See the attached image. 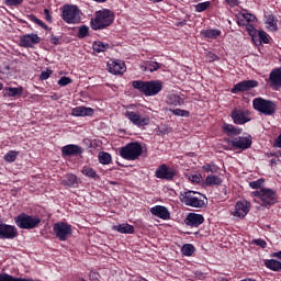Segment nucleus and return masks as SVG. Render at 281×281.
Segmentation results:
<instances>
[{"mask_svg":"<svg viewBox=\"0 0 281 281\" xmlns=\"http://www.w3.org/2000/svg\"><path fill=\"white\" fill-rule=\"evenodd\" d=\"M115 15L110 9H103L95 12L94 18L90 21L93 31H101L114 23Z\"/></svg>","mask_w":281,"mask_h":281,"instance_id":"nucleus-1","label":"nucleus"},{"mask_svg":"<svg viewBox=\"0 0 281 281\" xmlns=\"http://www.w3.org/2000/svg\"><path fill=\"white\" fill-rule=\"evenodd\" d=\"M132 87L143 93L145 97H155L164 88V82L161 80H133Z\"/></svg>","mask_w":281,"mask_h":281,"instance_id":"nucleus-2","label":"nucleus"},{"mask_svg":"<svg viewBox=\"0 0 281 281\" xmlns=\"http://www.w3.org/2000/svg\"><path fill=\"white\" fill-rule=\"evenodd\" d=\"M179 199L181 203L193 209H204L206 206L205 200H207L206 195L190 190L180 192Z\"/></svg>","mask_w":281,"mask_h":281,"instance_id":"nucleus-3","label":"nucleus"},{"mask_svg":"<svg viewBox=\"0 0 281 281\" xmlns=\"http://www.w3.org/2000/svg\"><path fill=\"white\" fill-rule=\"evenodd\" d=\"M61 19L67 24H79L81 22V10L74 4H65L61 10Z\"/></svg>","mask_w":281,"mask_h":281,"instance_id":"nucleus-4","label":"nucleus"},{"mask_svg":"<svg viewBox=\"0 0 281 281\" xmlns=\"http://www.w3.org/2000/svg\"><path fill=\"white\" fill-rule=\"evenodd\" d=\"M120 156L128 161H134L143 155V147L140 143H127L120 148Z\"/></svg>","mask_w":281,"mask_h":281,"instance_id":"nucleus-5","label":"nucleus"},{"mask_svg":"<svg viewBox=\"0 0 281 281\" xmlns=\"http://www.w3.org/2000/svg\"><path fill=\"white\" fill-rule=\"evenodd\" d=\"M251 196L257 198L255 202H261L262 206H271L278 203V194L271 189L262 188L260 191L251 192Z\"/></svg>","mask_w":281,"mask_h":281,"instance_id":"nucleus-6","label":"nucleus"},{"mask_svg":"<svg viewBox=\"0 0 281 281\" xmlns=\"http://www.w3.org/2000/svg\"><path fill=\"white\" fill-rule=\"evenodd\" d=\"M14 223L20 229H34L40 226L42 220L38 216L22 213L14 217Z\"/></svg>","mask_w":281,"mask_h":281,"instance_id":"nucleus-7","label":"nucleus"},{"mask_svg":"<svg viewBox=\"0 0 281 281\" xmlns=\"http://www.w3.org/2000/svg\"><path fill=\"white\" fill-rule=\"evenodd\" d=\"M252 106L254 109L267 116H271L273 114H276V102L271 101V100H267L265 98H255L252 100Z\"/></svg>","mask_w":281,"mask_h":281,"instance_id":"nucleus-8","label":"nucleus"},{"mask_svg":"<svg viewBox=\"0 0 281 281\" xmlns=\"http://www.w3.org/2000/svg\"><path fill=\"white\" fill-rule=\"evenodd\" d=\"M53 233L60 241H66L72 236V226L68 223L58 222L53 225Z\"/></svg>","mask_w":281,"mask_h":281,"instance_id":"nucleus-9","label":"nucleus"},{"mask_svg":"<svg viewBox=\"0 0 281 281\" xmlns=\"http://www.w3.org/2000/svg\"><path fill=\"white\" fill-rule=\"evenodd\" d=\"M125 117L137 127L148 126L150 123V119L148 116H142V114L137 111H126Z\"/></svg>","mask_w":281,"mask_h":281,"instance_id":"nucleus-10","label":"nucleus"},{"mask_svg":"<svg viewBox=\"0 0 281 281\" xmlns=\"http://www.w3.org/2000/svg\"><path fill=\"white\" fill-rule=\"evenodd\" d=\"M259 86L258 80L250 79V80H243L237 82L233 89L232 93H239V92H247L250 91Z\"/></svg>","mask_w":281,"mask_h":281,"instance_id":"nucleus-11","label":"nucleus"},{"mask_svg":"<svg viewBox=\"0 0 281 281\" xmlns=\"http://www.w3.org/2000/svg\"><path fill=\"white\" fill-rule=\"evenodd\" d=\"M155 177L157 179L171 181L176 177V171L171 167H168V165H160L155 171Z\"/></svg>","mask_w":281,"mask_h":281,"instance_id":"nucleus-12","label":"nucleus"},{"mask_svg":"<svg viewBox=\"0 0 281 281\" xmlns=\"http://www.w3.org/2000/svg\"><path fill=\"white\" fill-rule=\"evenodd\" d=\"M106 68L112 75H123L126 71V65L123 60L110 59L106 63Z\"/></svg>","mask_w":281,"mask_h":281,"instance_id":"nucleus-13","label":"nucleus"},{"mask_svg":"<svg viewBox=\"0 0 281 281\" xmlns=\"http://www.w3.org/2000/svg\"><path fill=\"white\" fill-rule=\"evenodd\" d=\"M251 204L247 200L238 201L235 205L234 216L238 218H245L250 212Z\"/></svg>","mask_w":281,"mask_h":281,"instance_id":"nucleus-14","label":"nucleus"},{"mask_svg":"<svg viewBox=\"0 0 281 281\" xmlns=\"http://www.w3.org/2000/svg\"><path fill=\"white\" fill-rule=\"evenodd\" d=\"M18 235L16 227L3 223L0 224V239H14Z\"/></svg>","mask_w":281,"mask_h":281,"instance_id":"nucleus-15","label":"nucleus"},{"mask_svg":"<svg viewBox=\"0 0 281 281\" xmlns=\"http://www.w3.org/2000/svg\"><path fill=\"white\" fill-rule=\"evenodd\" d=\"M248 112L244 110L235 109L232 111V120L237 125H244L250 122Z\"/></svg>","mask_w":281,"mask_h":281,"instance_id":"nucleus-16","label":"nucleus"},{"mask_svg":"<svg viewBox=\"0 0 281 281\" xmlns=\"http://www.w3.org/2000/svg\"><path fill=\"white\" fill-rule=\"evenodd\" d=\"M234 148L246 150L251 147L252 140L248 136H238L228 142Z\"/></svg>","mask_w":281,"mask_h":281,"instance_id":"nucleus-17","label":"nucleus"},{"mask_svg":"<svg viewBox=\"0 0 281 281\" xmlns=\"http://www.w3.org/2000/svg\"><path fill=\"white\" fill-rule=\"evenodd\" d=\"M41 43V37L37 34H25L20 37V45L24 48L33 47L35 44Z\"/></svg>","mask_w":281,"mask_h":281,"instance_id":"nucleus-18","label":"nucleus"},{"mask_svg":"<svg viewBox=\"0 0 281 281\" xmlns=\"http://www.w3.org/2000/svg\"><path fill=\"white\" fill-rule=\"evenodd\" d=\"M204 216L195 213H189L184 220V224L190 227H199L204 224Z\"/></svg>","mask_w":281,"mask_h":281,"instance_id":"nucleus-19","label":"nucleus"},{"mask_svg":"<svg viewBox=\"0 0 281 281\" xmlns=\"http://www.w3.org/2000/svg\"><path fill=\"white\" fill-rule=\"evenodd\" d=\"M94 114V109L90 106H75L71 109V115L75 117H87L92 116Z\"/></svg>","mask_w":281,"mask_h":281,"instance_id":"nucleus-20","label":"nucleus"},{"mask_svg":"<svg viewBox=\"0 0 281 281\" xmlns=\"http://www.w3.org/2000/svg\"><path fill=\"white\" fill-rule=\"evenodd\" d=\"M270 87L274 90L281 88V67L274 68L269 74Z\"/></svg>","mask_w":281,"mask_h":281,"instance_id":"nucleus-21","label":"nucleus"},{"mask_svg":"<svg viewBox=\"0 0 281 281\" xmlns=\"http://www.w3.org/2000/svg\"><path fill=\"white\" fill-rule=\"evenodd\" d=\"M150 214L162 220V221H168L171 218V213L169 212V210L161 205H156V206L151 207Z\"/></svg>","mask_w":281,"mask_h":281,"instance_id":"nucleus-22","label":"nucleus"},{"mask_svg":"<svg viewBox=\"0 0 281 281\" xmlns=\"http://www.w3.org/2000/svg\"><path fill=\"white\" fill-rule=\"evenodd\" d=\"M82 153V147H80L79 145H65L64 147H61L63 157L78 156Z\"/></svg>","mask_w":281,"mask_h":281,"instance_id":"nucleus-23","label":"nucleus"},{"mask_svg":"<svg viewBox=\"0 0 281 281\" xmlns=\"http://www.w3.org/2000/svg\"><path fill=\"white\" fill-rule=\"evenodd\" d=\"M266 27L270 32L278 31V18L273 14H265Z\"/></svg>","mask_w":281,"mask_h":281,"instance_id":"nucleus-24","label":"nucleus"},{"mask_svg":"<svg viewBox=\"0 0 281 281\" xmlns=\"http://www.w3.org/2000/svg\"><path fill=\"white\" fill-rule=\"evenodd\" d=\"M166 103L172 106H181L184 104V99L180 94L170 93L166 99Z\"/></svg>","mask_w":281,"mask_h":281,"instance_id":"nucleus-25","label":"nucleus"},{"mask_svg":"<svg viewBox=\"0 0 281 281\" xmlns=\"http://www.w3.org/2000/svg\"><path fill=\"white\" fill-rule=\"evenodd\" d=\"M222 128L223 132L229 137L237 136L243 133L240 127H235V125H229L228 123H224Z\"/></svg>","mask_w":281,"mask_h":281,"instance_id":"nucleus-26","label":"nucleus"},{"mask_svg":"<svg viewBox=\"0 0 281 281\" xmlns=\"http://www.w3.org/2000/svg\"><path fill=\"white\" fill-rule=\"evenodd\" d=\"M112 229L116 231L117 233L127 234V235H132L135 233V227L130 224L115 225L112 227Z\"/></svg>","mask_w":281,"mask_h":281,"instance_id":"nucleus-27","label":"nucleus"},{"mask_svg":"<svg viewBox=\"0 0 281 281\" xmlns=\"http://www.w3.org/2000/svg\"><path fill=\"white\" fill-rule=\"evenodd\" d=\"M5 94L8 98H18L23 94L24 88L22 86L19 87H8L5 88Z\"/></svg>","mask_w":281,"mask_h":281,"instance_id":"nucleus-28","label":"nucleus"},{"mask_svg":"<svg viewBox=\"0 0 281 281\" xmlns=\"http://www.w3.org/2000/svg\"><path fill=\"white\" fill-rule=\"evenodd\" d=\"M205 186L212 187V186H222L223 180L220 178V176H206L205 178Z\"/></svg>","mask_w":281,"mask_h":281,"instance_id":"nucleus-29","label":"nucleus"},{"mask_svg":"<svg viewBox=\"0 0 281 281\" xmlns=\"http://www.w3.org/2000/svg\"><path fill=\"white\" fill-rule=\"evenodd\" d=\"M164 67V64L155 61V60H149L146 61L145 70H148L149 72H155Z\"/></svg>","mask_w":281,"mask_h":281,"instance_id":"nucleus-30","label":"nucleus"},{"mask_svg":"<svg viewBox=\"0 0 281 281\" xmlns=\"http://www.w3.org/2000/svg\"><path fill=\"white\" fill-rule=\"evenodd\" d=\"M110 48V44H105L101 41H95L93 42L92 44V49L95 52V53H104L106 52L108 49Z\"/></svg>","mask_w":281,"mask_h":281,"instance_id":"nucleus-31","label":"nucleus"},{"mask_svg":"<svg viewBox=\"0 0 281 281\" xmlns=\"http://www.w3.org/2000/svg\"><path fill=\"white\" fill-rule=\"evenodd\" d=\"M265 266L268 269L272 270V271H280L281 270V262L277 261L274 259H270V260L265 261Z\"/></svg>","mask_w":281,"mask_h":281,"instance_id":"nucleus-32","label":"nucleus"},{"mask_svg":"<svg viewBox=\"0 0 281 281\" xmlns=\"http://www.w3.org/2000/svg\"><path fill=\"white\" fill-rule=\"evenodd\" d=\"M99 162L102 165H110L112 161V156L108 151H100L98 155Z\"/></svg>","mask_w":281,"mask_h":281,"instance_id":"nucleus-33","label":"nucleus"},{"mask_svg":"<svg viewBox=\"0 0 281 281\" xmlns=\"http://www.w3.org/2000/svg\"><path fill=\"white\" fill-rule=\"evenodd\" d=\"M222 34L221 30L217 29H210L204 31V36L210 40H216Z\"/></svg>","mask_w":281,"mask_h":281,"instance_id":"nucleus-34","label":"nucleus"},{"mask_svg":"<svg viewBox=\"0 0 281 281\" xmlns=\"http://www.w3.org/2000/svg\"><path fill=\"white\" fill-rule=\"evenodd\" d=\"M27 19H29V21H31V22L35 23L36 25L41 26L43 30H45V31H48V30H49L48 25L45 24V23H44L41 19H38L36 15H34V14H29V15H27Z\"/></svg>","mask_w":281,"mask_h":281,"instance_id":"nucleus-35","label":"nucleus"},{"mask_svg":"<svg viewBox=\"0 0 281 281\" xmlns=\"http://www.w3.org/2000/svg\"><path fill=\"white\" fill-rule=\"evenodd\" d=\"M81 173L90 179L99 178L97 171L93 170L92 167H83V169H81Z\"/></svg>","mask_w":281,"mask_h":281,"instance_id":"nucleus-36","label":"nucleus"},{"mask_svg":"<svg viewBox=\"0 0 281 281\" xmlns=\"http://www.w3.org/2000/svg\"><path fill=\"white\" fill-rule=\"evenodd\" d=\"M210 8H211V1L200 2L194 5V10L196 13H203Z\"/></svg>","mask_w":281,"mask_h":281,"instance_id":"nucleus-37","label":"nucleus"},{"mask_svg":"<svg viewBox=\"0 0 281 281\" xmlns=\"http://www.w3.org/2000/svg\"><path fill=\"white\" fill-rule=\"evenodd\" d=\"M195 247L191 244H186L181 248V252L183 256L190 257L194 254Z\"/></svg>","mask_w":281,"mask_h":281,"instance_id":"nucleus-38","label":"nucleus"},{"mask_svg":"<svg viewBox=\"0 0 281 281\" xmlns=\"http://www.w3.org/2000/svg\"><path fill=\"white\" fill-rule=\"evenodd\" d=\"M66 179V184L68 187H77L79 184V180L74 173H67Z\"/></svg>","mask_w":281,"mask_h":281,"instance_id":"nucleus-39","label":"nucleus"},{"mask_svg":"<svg viewBox=\"0 0 281 281\" xmlns=\"http://www.w3.org/2000/svg\"><path fill=\"white\" fill-rule=\"evenodd\" d=\"M169 111L176 115V116H180V117H189L190 116V111L188 110H183V109H169Z\"/></svg>","mask_w":281,"mask_h":281,"instance_id":"nucleus-40","label":"nucleus"},{"mask_svg":"<svg viewBox=\"0 0 281 281\" xmlns=\"http://www.w3.org/2000/svg\"><path fill=\"white\" fill-rule=\"evenodd\" d=\"M18 155H19L18 151H13V150L8 151L7 154H4L3 160L9 164H12L16 160Z\"/></svg>","mask_w":281,"mask_h":281,"instance_id":"nucleus-41","label":"nucleus"},{"mask_svg":"<svg viewBox=\"0 0 281 281\" xmlns=\"http://www.w3.org/2000/svg\"><path fill=\"white\" fill-rule=\"evenodd\" d=\"M202 169L205 172H211V173H217L220 171V167H217V165H214V162L203 165Z\"/></svg>","mask_w":281,"mask_h":281,"instance_id":"nucleus-42","label":"nucleus"},{"mask_svg":"<svg viewBox=\"0 0 281 281\" xmlns=\"http://www.w3.org/2000/svg\"><path fill=\"white\" fill-rule=\"evenodd\" d=\"M265 180L262 178H259V180H254L252 182H249V187L254 190H261L263 189Z\"/></svg>","mask_w":281,"mask_h":281,"instance_id":"nucleus-43","label":"nucleus"},{"mask_svg":"<svg viewBox=\"0 0 281 281\" xmlns=\"http://www.w3.org/2000/svg\"><path fill=\"white\" fill-rule=\"evenodd\" d=\"M89 26L88 25H81L78 29V38H86L89 35Z\"/></svg>","mask_w":281,"mask_h":281,"instance_id":"nucleus-44","label":"nucleus"},{"mask_svg":"<svg viewBox=\"0 0 281 281\" xmlns=\"http://www.w3.org/2000/svg\"><path fill=\"white\" fill-rule=\"evenodd\" d=\"M72 83V79L67 76H63L58 79L57 85L60 87H66L68 85Z\"/></svg>","mask_w":281,"mask_h":281,"instance_id":"nucleus-45","label":"nucleus"},{"mask_svg":"<svg viewBox=\"0 0 281 281\" xmlns=\"http://www.w3.org/2000/svg\"><path fill=\"white\" fill-rule=\"evenodd\" d=\"M24 2V0H3V3L7 5V7H14V8H18L20 7L22 3Z\"/></svg>","mask_w":281,"mask_h":281,"instance_id":"nucleus-46","label":"nucleus"},{"mask_svg":"<svg viewBox=\"0 0 281 281\" xmlns=\"http://www.w3.org/2000/svg\"><path fill=\"white\" fill-rule=\"evenodd\" d=\"M241 18L246 21L247 24L255 22L257 19L255 14L248 12L241 13Z\"/></svg>","mask_w":281,"mask_h":281,"instance_id":"nucleus-47","label":"nucleus"},{"mask_svg":"<svg viewBox=\"0 0 281 281\" xmlns=\"http://www.w3.org/2000/svg\"><path fill=\"white\" fill-rule=\"evenodd\" d=\"M258 38L260 43L269 44V37L266 31H258Z\"/></svg>","mask_w":281,"mask_h":281,"instance_id":"nucleus-48","label":"nucleus"},{"mask_svg":"<svg viewBox=\"0 0 281 281\" xmlns=\"http://www.w3.org/2000/svg\"><path fill=\"white\" fill-rule=\"evenodd\" d=\"M0 281H33V280H26V279H14L12 276H2L0 274Z\"/></svg>","mask_w":281,"mask_h":281,"instance_id":"nucleus-49","label":"nucleus"},{"mask_svg":"<svg viewBox=\"0 0 281 281\" xmlns=\"http://www.w3.org/2000/svg\"><path fill=\"white\" fill-rule=\"evenodd\" d=\"M189 180L194 183H200L202 182L203 177L201 176V173H192L191 176H189Z\"/></svg>","mask_w":281,"mask_h":281,"instance_id":"nucleus-50","label":"nucleus"},{"mask_svg":"<svg viewBox=\"0 0 281 281\" xmlns=\"http://www.w3.org/2000/svg\"><path fill=\"white\" fill-rule=\"evenodd\" d=\"M53 74V70H50V69H46V70H43V71H41V74H40V80H47V79H49V77H50V75Z\"/></svg>","mask_w":281,"mask_h":281,"instance_id":"nucleus-51","label":"nucleus"},{"mask_svg":"<svg viewBox=\"0 0 281 281\" xmlns=\"http://www.w3.org/2000/svg\"><path fill=\"white\" fill-rule=\"evenodd\" d=\"M246 30L250 36H254L257 33L256 27L250 23L246 24Z\"/></svg>","mask_w":281,"mask_h":281,"instance_id":"nucleus-52","label":"nucleus"},{"mask_svg":"<svg viewBox=\"0 0 281 281\" xmlns=\"http://www.w3.org/2000/svg\"><path fill=\"white\" fill-rule=\"evenodd\" d=\"M44 15H45V20L48 22V23H52L53 22V18L50 15V10L45 8L44 9Z\"/></svg>","mask_w":281,"mask_h":281,"instance_id":"nucleus-53","label":"nucleus"},{"mask_svg":"<svg viewBox=\"0 0 281 281\" xmlns=\"http://www.w3.org/2000/svg\"><path fill=\"white\" fill-rule=\"evenodd\" d=\"M254 244L261 248H267V246H268L267 241L263 239H256V240H254Z\"/></svg>","mask_w":281,"mask_h":281,"instance_id":"nucleus-54","label":"nucleus"},{"mask_svg":"<svg viewBox=\"0 0 281 281\" xmlns=\"http://www.w3.org/2000/svg\"><path fill=\"white\" fill-rule=\"evenodd\" d=\"M49 42L53 44V45H59L60 43V38L54 34L50 35L49 37Z\"/></svg>","mask_w":281,"mask_h":281,"instance_id":"nucleus-55","label":"nucleus"},{"mask_svg":"<svg viewBox=\"0 0 281 281\" xmlns=\"http://www.w3.org/2000/svg\"><path fill=\"white\" fill-rule=\"evenodd\" d=\"M227 5L235 8L239 4V0H226Z\"/></svg>","mask_w":281,"mask_h":281,"instance_id":"nucleus-56","label":"nucleus"},{"mask_svg":"<svg viewBox=\"0 0 281 281\" xmlns=\"http://www.w3.org/2000/svg\"><path fill=\"white\" fill-rule=\"evenodd\" d=\"M89 279H90L91 281H98V280H99V274L95 273V272H90V273H89Z\"/></svg>","mask_w":281,"mask_h":281,"instance_id":"nucleus-57","label":"nucleus"},{"mask_svg":"<svg viewBox=\"0 0 281 281\" xmlns=\"http://www.w3.org/2000/svg\"><path fill=\"white\" fill-rule=\"evenodd\" d=\"M237 24H238V26H247L248 25V23L245 21V18H238L237 19Z\"/></svg>","mask_w":281,"mask_h":281,"instance_id":"nucleus-58","label":"nucleus"},{"mask_svg":"<svg viewBox=\"0 0 281 281\" xmlns=\"http://www.w3.org/2000/svg\"><path fill=\"white\" fill-rule=\"evenodd\" d=\"M207 56L211 59V61H215L218 58V56L216 54H214V53H209Z\"/></svg>","mask_w":281,"mask_h":281,"instance_id":"nucleus-59","label":"nucleus"},{"mask_svg":"<svg viewBox=\"0 0 281 281\" xmlns=\"http://www.w3.org/2000/svg\"><path fill=\"white\" fill-rule=\"evenodd\" d=\"M215 281H229L227 278L218 277L215 279Z\"/></svg>","mask_w":281,"mask_h":281,"instance_id":"nucleus-60","label":"nucleus"},{"mask_svg":"<svg viewBox=\"0 0 281 281\" xmlns=\"http://www.w3.org/2000/svg\"><path fill=\"white\" fill-rule=\"evenodd\" d=\"M97 3H105L108 0H93Z\"/></svg>","mask_w":281,"mask_h":281,"instance_id":"nucleus-61","label":"nucleus"},{"mask_svg":"<svg viewBox=\"0 0 281 281\" xmlns=\"http://www.w3.org/2000/svg\"><path fill=\"white\" fill-rule=\"evenodd\" d=\"M270 164H271V165H276V164H278V160H276V159L272 158V160H270Z\"/></svg>","mask_w":281,"mask_h":281,"instance_id":"nucleus-62","label":"nucleus"},{"mask_svg":"<svg viewBox=\"0 0 281 281\" xmlns=\"http://www.w3.org/2000/svg\"><path fill=\"white\" fill-rule=\"evenodd\" d=\"M164 0H150V2H154V3H159V2H162Z\"/></svg>","mask_w":281,"mask_h":281,"instance_id":"nucleus-63","label":"nucleus"},{"mask_svg":"<svg viewBox=\"0 0 281 281\" xmlns=\"http://www.w3.org/2000/svg\"><path fill=\"white\" fill-rule=\"evenodd\" d=\"M241 281H257L255 279H245V280H241Z\"/></svg>","mask_w":281,"mask_h":281,"instance_id":"nucleus-64","label":"nucleus"}]
</instances>
